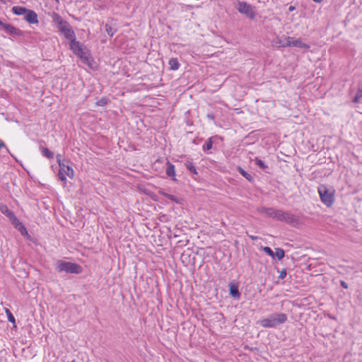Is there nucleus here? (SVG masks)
I'll return each instance as SVG.
<instances>
[{
    "label": "nucleus",
    "mask_w": 362,
    "mask_h": 362,
    "mask_svg": "<svg viewBox=\"0 0 362 362\" xmlns=\"http://www.w3.org/2000/svg\"><path fill=\"white\" fill-rule=\"evenodd\" d=\"M52 21L58 29V31L63 34L66 40L73 38L76 35L70 24L57 13H54L52 15Z\"/></svg>",
    "instance_id": "1"
},
{
    "label": "nucleus",
    "mask_w": 362,
    "mask_h": 362,
    "mask_svg": "<svg viewBox=\"0 0 362 362\" xmlns=\"http://www.w3.org/2000/svg\"><path fill=\"white\" fill-rule=\"evenodd\" d=\"M288 320L287 315L284 313H276L269 315L267 318L259 320V324L264 328H273L279 325L285 323Z\"/></svg>",
    "instance_id": "2"
},
{
    "label": "nucleus",
    "mask_w": 362,
    "mask_h": 362,
    "mask_svg": "<svg viewBox=\"0 0 362 362\" xmlns=\"http://www.w3.org/2000/svg\"><path fill=\"white\" fill-rule=\"evenodd\" d=\"M70 40V49L78 57L82 62L90 66V57H89L83 47V45L76 40V35L73 38L69 39Z\"/></svg>",
    "instance_id": "3"
},
{
    "label": "nucleus",
    "mask_w": 362,
    "mask_h": 362,
    "mask_svg": "<svg viewBox=\"0 0 362 362\" xmlns=\"http://www.w3.org/2000/svg\"><path fill=\"white\" fill-rule=\"evenodd\" d=\"M56 269L59 272H65L70 274H80L82 271L81 267L70 262L59 260L56 263Z\"/></svg>",
    "instance_id": "4"
},
{
    "label": "nucleus",
    "mask_w": 362,
    "mask_h": 362,
    "mask_svg": "<svg viewBox=\"0 0 362 362\" xmlns=\"http://www.w3.org/2000/svg\"><path fill=\"white\" fill-rule=\"evenodd\" d=\"M318 192L322 203L328 207L331 206L334 199L333 192H330L325 185L320 186L318 187Z\"/></svg>",
    "instance_id": "5"
},
{
    "label": "nucleus",
    "mask_w": 362,
    "mask_h": 362,
    "mask_svg": "<svg viewBox=\"0 0 362 362\" xmlns=\"http://www.w3.org/2000/svg\"><path fill=\"white\" fill-rule=\"evenodd\" d=\"M235 8L240 13L245 15L250 19H254L256 16L252 6L245 1H238L235 6Z\"/></svg>",
    "instance_id": "6"
},
{
    "label": "nucleus",
    "mask_w": 362,
    "mask_h": 362,
    "mask_svg": "<svg viewBox=\"0 0 362 362\" xmlns=\"http://www.w3.org/2000/svg\"><path fill=\"white\" fill-rule=\"evenodd\" d=\"M276 219L293 225L298 223V219L296 217V216L290 213L285 212L282 210H277Z\"/></svg>",
    "instance_id": "7"
},
{
    "label": "nucleus",
    "mask_w": 362,
    "mask_h": 362,
    "mask_svg": "<svg viewBox=\"0 0 362 362\" xmlns=\"http://www.w3.org/2000/svg\"><path fill=\"white\" fill-rule=\"evenodd\" d=\"M285 41H288L286 45H288V47H296L305 49H309L310 46L303 42L301 39L296 40L294 37H285Z\"/></svg>",
    "instance_id": "8"
},
{
    "label": "nucleus",
    "mask_w": 362,
    "mask_h": 362,
    "mask_svg": "<svg viewBox=\"0 0 362 362\" xmlns=\"http://www.w3.org/2000/svg\"><path fill=\"white\" fill-rule=\"evenodd\" d=\"M24 18L30 24H35L38 23L37 14L32 10H28Z\"/></svg>",
    "instance_id": "9"
},
{
    "label": "nucleus",
    "mask_w": 362,
    "mask_h": 362,
    "mask_svg": "<svg viewBox=\"0 0 362 362\" xmlns=\"http://www.w3.org/2000/svg\"><path fill=\"white\" fill-rule=\"evenodd\" d=\"M259 211L262 214H265L269 217H272L273 218H276V217L277 210H275L272 208L262 207L259 209Z\"/></svg>",
    "instance_id": "10"
},
{
    "label": "nucleus",
    "mask_w": 362,
    "mask_h": 362,
    "mask_svg": "<svg viewBox=\"0 0 362 362\" xmlns=\"http://www.w3.org/2000/svg\"><path fill=\"white\" fill-rule=\"evenodd\" d=\"M166 174L168 177H172L173 180H176L175 166L169 161L167 163Z\"/></svg>",
    "instance_id": "11"
},
{
    "label": "nucleus",
    "mask_w": 362,
    "mask_h": 362,
    "mask_svg": "<svg viewBox=\"0 0 362 362\" xmlns=\"http://www.w3.org/2000/svg\"><path fill=\"white\" fill-rule=\"evenodd\" d=\"M8 33L13 35H21L22 31L11 24H8L5 26L4 29Z\"/></svg>",
    "instance_id": "12"
},
{
    "label": "nucleus",
    "mask_w": 362,
    "mask_h": 362,
    "mask_svg": "<svg viewBox=\"0 0 362 362\" xmlns=\"http://www.w3.org/2000/svg\"><path fill=\"white\" fill-rule=\"evenodd\" d=\"M230 294L232 297L239 298L240 293L238 290V286L236 284H230L229 288Z\"/></svg>",
    "instance_id": "13"
},
{
    "label": "nucleus",
    "mask_w": 362,
    "mask_h": 362,
    "mask_svg": "<svg viewBox=\"0 0 362 362\" xmlns=\"http://www.w3.org/2000/svg\"><path fill=\"white\" fill-rule=\"evenodd\" d=\"M28 10L25 7L16 6L12 8V11L14 14L18 16H21L25 14L28 12Z\"/></svg>",
    "instance_id": "14"
},
{
    "label": "nucleus",
    "mask_w": 362,
    "mask_h": 362,
    "mask_svg": "<svg viewBox=\"0 0 362 362\" xmlns=\"http://www.w3.org/2000/svg\"><path fill=\"white\" fill-rule=\"evenodd\" d=\"M168 64L170 69L173 71L177 70L180 67V63L177 58H171L168 62Z\"/></svg>",
    "instance_id": "15"
},
{
    "label": "nucleus",
    "mask_w": 362,
    "mask_h": 362,
    "mask_svg": "<svg viewBox=\"0 0 362 362\" xmlns=\"http://www.w3.org/2000/svg\"><path fill=\"white\" fill-rule=\"evenodd\" d=\"M0 211L6 215L8 218L11 217L14 213L11 211L6 205L1 204Z\"/></svg>",
    "instance_id": "16"
},
{
    "label": "nucleus",
    "mask_w": 362,
    "mask_h": 362,
    "mask_svg": "<svg viewBox=\"0 0 362 362\" xmlns=\"http://www.w3.org/2000/svg\"><path fill=\"white\" fill-rule=\"evenodd\" d=\"M288 41H285V37L284 39L277 38L275 41H274V46L276 47H288V45H286Z\"/></svg>",
    "instance_id": "17"
},
{
    "label": "nucleus",
    "mask_w": 362,
    "mask_h": 362,
    "mask_svg": "<svg viewBox=\"0 0 362 362\" xmlns=\"http://www.w3.org/2000/svg\"><path fill=\"white\" fill-rule=\"evenodd\" d=\"M105 31L110 36L112 37L117 32V28H114L112 24L106 23L105 25Z\"/></svg>",
    "instance_id": "18"
},
{
    "label": "nucleus",
    "mask_w": 362,
    "mask_h": 362,
    "mask_svg": "<svg viewBox=\"0 0 362 362\" xmlns=\"http://www.w3.org/2000/svg\"><path fill=\"white\" fill-rule=\"evenodd\" d=\"M6 314L8 318V322H11L13 325V327H16V320L11 312L8 309H6Z\"/></svg>",
    "instance_id": "19"
},
{
    "label": "nucleus",
    "mask_w": 362,
    "mask_h": 362,
    "mask_svg": "<svg viewBox=\"0 0 362 362\" xmlns=\"http://www.w3.org/2000/svg\"><path fill=\"white\" fill-rule=\"evenodd\" d=\"M60 169H59V179L62 180V181H66V173H64L65 171V164H63L62 166H59Z\"/></svg>",
    "instance_id": "20"
},
{
    "label": "nucleus",
    "mask_w": 362,
    "mask_h": 362,
    "mask_svg": "<svg viewBox=\"0 0 362 362\" xmlns=\"http://www.w3.org/2000/svg\"><path fill=\"white\" fill-rule=\"evenodd\" d=\"M238 171L248 181H250V182L253 181V177L250 174L247 173L245 170H244L242 168H239Z\"/></svg>",
    "instance_id": "21"
},
{
    "label": "nucleus",
    "mask_w": 362,
    "mask_h": 362,
    "mask_svg": "<svg viewBox=\"0 0 362 362\" xmlns=\"http://www.w3.org/2000/svg\"><path fill=\"white\" fill-rule=\"evenodd\" d=\"M12 223V224L15 226V228H18L22 223L20 222L18 218L13 214L11 217L8 218Z\"/></svg>",
    "instance_id": "22"
},
{
    "label": "nucleus",
    "mask_w": 362,
    "mask_h": 362,
    "mask_svg": "<svg viewBox=\"0 0 362 362\" xmlns=\"http://www.w3.org/2000/svg\"><path fill=\"white\" fill-rule=\"evenodd\" d=\"M284 255H285V252H284V250H282L281 248H276V251L274 252V257H276V258L279 260H281V259H283L284 257Z\"/></svg>",
    "instance_id": "23"
},
{
    "label": "nucleus",
    "mask_w": 362,
    "mask_h": 362,
    "mask_svg": "<svg viewBox=\"0 0 362 362\" xmlns=\"http://www.w3.org/2000/svg\"><path fill=\"white\" fill-rule=\"evenodd\" d=\"M185 166L192 173H193L194 175L197 174V171L196 170V168H195V166L194 165V164L192 162L187 161L185 163Z\"/></svg>",
    "instance_id": "24"
},
{
    "label": "nucleus",
    "mask_w": 362,
    "mask_h": 362,
    "mask_svg": "<svg viewBox=\"0 0 362 362\" xmlns=\"http://www.w3.org/2000/svg\"><path fill=\"white\" fill-rule=\"evenodd\" d=\"M42 153L44 156L49 159L53 158L54 157V153L47 148H42Z\"/></svg>",
    "instance_id": "25"
},
{
    "label": "nucleus",
    "mask_w": 362,
    "mask_h": 362,
    "mask_svg": "<svg viewBox=\"0 0 362 362\" xmlns=\"http://www.w3.org/2000/svg\"><path fill=\"white\" fill-rule=\"evenodd\" d=\"M66 176H68L70 178H73L74 176V171L70 166L65 164V171Z\"/></svg>",
    "instance_id": "26"
},
{
    "label": "nucleus",
    "mask_w": 362,
    "mask_h": 362,
    "mask_svg": "<svg viewBox=\"0 0 362 362\" xmlns=\"http://www.w3.org/2000/svg\"><path fill=\"white\" fill-rule=\"evenodd\" d=\"M213 146V141L212 138H209L207 139L206 143L203 146V150L204 151H209L212 148Z\"/></svg>",
    "instance_id": "27"
},
{
    "label": "nucleus",
    "mask_w": 362,
    "mask_h": 362,
    "mask_svg": "<svg viewBox=\"0 0 362 362\" xmlns=\"http://www.w3.org/2000/svg\"><path fill=\"white\" fill-rule=\"evenodd\" d=\"M255 163L257 165H258L261 169L265 170L268 168L267 165H265V163L258 158H256L255 159Z\"/></svg>",
    "instance_id": "28"
},
{
    "label": "nucleus",
    "mask_w": 362,
    "mask_h": 362,
    "mask_svg": "<svg viewBox=\"0 0 362 362\" xmlns=\"http://www.w3.org/2000/svg\"><path fill=\"white\" fill-rule=\"evenodd\" d=\"M262 250L269 256L272 257V258L274 257V252L269 247L265 246L262 248Z\"/></svg>",
    "instance_id": "29"
},
{
    "label": "nucleus",
    "mask_w": 362,
    "mask_h": 362,
    "mask_svg": "<svg viewBox=\"0 0 362 362\" xmlns=\"http://www.w3.org/2000/svg\"><path fill=\"white\" fill-rule=\"evenodd\" d=\"M22 235L27 234V230L26 228L21 223L18 228H16Z\"/></svg>",
    "instance_id": "30"
},
{
    "label": "nucleus",
    "mask_w": 362,
    "mask_h": 362,
    "mask_svg": "<svg viewBox=\"0 0 362 362\" xmlns=\"http://www.w3.org/2000/svg\"><path fill=\"white\" fill-rule=\"evenodd\" d=\"M56 158H57V161L59 166H62L63 164H65V160H63L62 158L61 154H57Z\"/></svg>",
    "instance_id": "31"
},
{
    "label": "nucleus",
    "mask_w": 362,
    "mask_h": 362,
    "mask_svg": "<svg viewBox=\"0 0 362 362\" xmlns=\"http://www.w3.org/2000/svg\"><path fill=\"white\" fill-rule=\"evenodd\" d=\"M107 100L105 98H101L100 100H98L96 104L99 106H103L107 104Z\"/></svg>",
    "instance_id": "32"
},
{
    "label": "nucleus",
    "mask_w": 362,
    "mask_h": 362,
    "mask_svg": "<svg viewBox=\"0 0 362 362\" xmlns=\"http://www.w3.org/2000/svg\"><path fill=\"white\" fill-rule=\"evenodd\" d=\"M361 98H362V95L357 92L355 97L353 99V102L354 103H359Z\"/></svg>",
    "instance_id": "33"
},
{
    "label": "nucleus",
    "mask_w": 362,
    "mask_h": 362,
    "mask_svg": "<svg viewBox=\"0 0 362 362\" xmlns=\"http://www.w3.org/2000/svg\"><path fill=\"white\" fill-rule=\"evenodd\" d=\"M286 276V269H283L278 276V279H284Z\"/></svg>",
    "instance_id": "34"
},
{
    "label": "nucleus",
    "mask_w": 362,
    "mask_h": 362,
    "mask_svg": "<svg viewBox=\"0 0 362 362\" xmlns=\"http://www.w3.org/2000/svg\"><path fill=\"white\" fill-rule=\"evenodd\" d=\"M168 199H169L171 201H174V202H176L177 201V198L175 196L173 195V194H170L168 196Z\"/></svg>",
    "instance_id": "35"
},
{
    "label": "nucleus",
    "mask_w": 362,
    "mask_h": 362,
    "mask_svg": "<svg viewBox=\"0 0 362 362\" xmlns=\"http://www.w3.org/2000/svg\"><path fill=\"white\" fill-rule=\"evenodd\" d=\"M247 235L249 236V238L252 240H257L259 239V238L257 236H255V235H249L248 233L247 232L246 233Z\"/></svg>",
    "instance_id": "36"
},
{
    "label": "nucleus",
    "mask_w": 362,
    "mask_h": 362,
    "mask_svg": "<svg viewBox=\"0 0 362 362\" xmlns=\"http://www.w3.org/2000/svg\"><path fill=\"white\" fill-rule=\"evenodd\" d=\"M340 284L344 288H348V284L344 281H341Z\"/></svg>",
    "instance_id": "37"
},
{
    "label": "nucleus",
    "mask_w": 362,
    "mask_h": 362,
    "mask_svg": "<svg viewBox=\"0 0 362 362\" xmlns=\"http://www.w3.org/2000/svg\"><path fill=\"white\" fill-rule=\"evenodd\" d=\"M6 25H8V23H5L0 20V28L5 29Z\"/></svg>",
    "instance_id": "38"
},
{
    "label": "nucleus",
    "mask_w": 362,
    "mask_h": 362,
    "mask_svg": "<svg viewBox=\"0 0 362 362\" xmlns=\"http://www.w3.org/2000/svg\"><path fill=\"white\" fill-rule=\"evenodd\" d=\"M1 148H6V144H4V142L0 140V149Z\"/></svg>",
    "instance_id": "39"
},
{
    "label": "nucleus",
    "mask_w": 362,
    "mask_h": 362,
    "mask_svg": "<svg viewBox=\"0 0 362 362\" xmlns=\"http://www.w3.org/2000/svg\"><path fill=\"white\" fill-rule=\"evenodd\" d=\"M160 194H163V196H165L167 198H168V196L169 195V194L164 192H161V191H160Z\"/></svg>",
    "instance_id": "40"
},
{
    "label": "nucleus",
    "mask_w": 362,
    "mask_h": 362,
    "mask_svg": "<svg viewBox=\"0 0 362 362\" xmlns=\"http://www.w3.org/2000/svg\"><path fill=\"white\" fill-rule=\"evenodd\" d=\"M160 194H163V196H165L167 198H168V196L169 195V194L164 192H161V191H160Z\"/></svg>",
    "instance_id": "41"
},
{
    "label": "nucleus",
    "mask_w": 362,
    "mask_h": 362,
    "mask_svg": "<svg viewBox=\"0 0 362 362\" xmlns=\"http://www.w3.org/2000/svg\"><path fill=\"white\" fill-rule=\"evenodd\" d=\"M288 10L289 11H293L295 10V7L293 6H290Z\"/></svg>",
    "instance_id": "42"
},
{
    "label": "nucleus",
    "mask_w": 362,
    "mask_h": 362,
    "mask_svg": "<svg viewBox=\"0 0 362 362\" xmlns=\"http://www.w3.org/2000/svg\"><path fill=\"white\" fill-rule=\"evenodd\" d=\"M207 117L211 119H214V115H207Z\"/></svg>",
    "instance_id": "43"
},
{
    "label": "nucleus",
    "mask_w": 362,
    "mask_h": 362,
    "mask_svg": "<svg viewBox=\"0 0 362 362\" xmlns=\"http://www.w3.org/2000/svg\"><path fill=\"white\" fill-rule=\"evenodd\" d=\"M357 92L362 95V88H358Z\"/></svg>",
    "instance_id": "44"
},
{
    "label": "nucleus",
    "mask_w": 362,
    "mask_h": 362,
    "mask_svg": "<svg viewBox=\"0 0 362 362\" xmlns=\"http://www.w3.org/2000/svg\"><path fill=\"white\" fill-rule=\"evenodd\" d=\"M323 0H313L316 3H321Z\"/></svg>",
    "instance_id": "45"
},
{
    "label": "nucleus",
    "mask_w": 362,
    "mask_h": 362,
    "mask_svg": "<svg viewBox=\"0 0 362 362\" xmlns=\"http://www.w3.org/2000/svg\"><path fill=\"white\" fill-rule=\"evenodd\" d=\"M57 2H59V0H55Z\"/></svg>",
    "instance_id": "46"
}]
</instances>
